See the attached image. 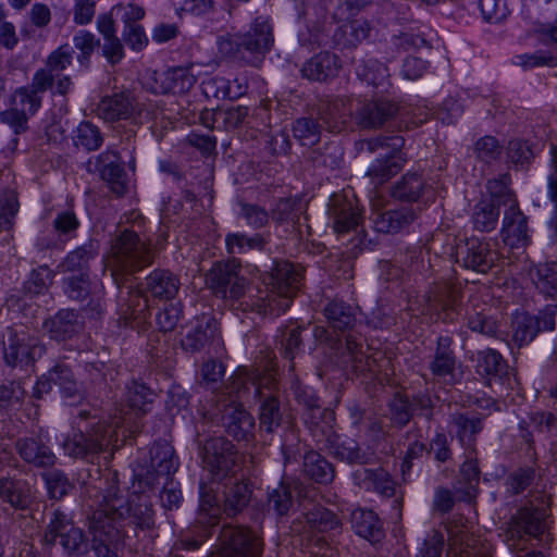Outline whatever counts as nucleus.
<instances>
[{
	"label": "nucleus",
	"mask_w": 557,
	"mask_h": 557,
	"mask_svg": "<svg viewBox=\"0 0 557 557\" xmlns=\"http://www.w3.org/2000/svg\"><path fill=\"white\" fill-rule=\"evenodd\" d=\"M88 495L95 499L97 509L90 519V532L106 534L111 537L120 535L121 521L133 517L140 527L150 528L152 524V508L148 497L143 494L134 499L125 497L117 485L115 473H108L97 485L88 488Z\"/></svg>",
	"instance_id": "1"
},
{
	"label": "nucleus",
	"mask_w": 557,
	"mask_h": 557,
	"mask_svg": "<svg viewBox=\"0 0 557 557\" xmlns=\"http://www.w3.org/2000/svg\"><path fill=\"white\" fill-rule=\"evenodd\" d=\"M176 470L174 459V449L168 443L157 444L150 449L149 465H138L135 470L132 484L133 494H146L151 491L161 479L165 480L161 493V503L168 508L177 507L182 494L172 480H169L171 473Z\"/></svg>",
	"instance_id": "2"
},
{
	"label": "nucleus",
	"mask_w": 557,
	"mask_h": 557,
	"mask_svg": "<svg viewBox=\"0 0 557 557\" xmlns=\"http://www.w3.org/2000/svg\"><path fill=\"white\" fill-rule=\"evenodd\" d=\"M404 145L405 139L399 135L377 136L357 143L359 152L379 154L367 171L371 184L381 185L400 171L406 161L401 153Z\"/></svg>",
	"instance_id": "3"
},
{
	"label": "nucleus",
	"mask_w": 557,
	"mask_h": 557,
	"mask_svg": "<svg viewBox=\"0 0 557 557\" xmlns=\"http://www.w3.org/2000/svg\"><path fill=\"white\" fill-rule=\"evenodd\" d=\"M269 278L267 285H271V289L253 305L260 313L284 312L289 308L292 298L300 287L301 269L286 261L278 262Z\"/></svg>",
	"instance_id": "4"
},
{
	"label": "nucleus",
	"mask_w": 557,
	"mask_h": 557,
	"mask_svg": "<svg viewBox=\"0 0 557 557\" xmlns=\"http://www.w3.org/2000/svg\"><path fill=\"white\" fill-rule=\"evenodd\" d=\"M251 381L255 388V394L260 399V428L271 433L278 428L283 420L280 403L273 389L275 386L274 377L271 374L259 376L257 374L249 375L246 372H239L233 377L230 386L231 393H236L237 398L248 388L247 383Z\"/></svg>",
	"instance_id": "5"
},
{
	"label": "nucleus",
	"mask_w": 557,
	"mask_h": 557,
	"mask_svg": "<svg viewBox=\"0 0 557 557\" xmlns=\"http://www.w3.org/2000/svg\"><path fill=\"white\" fill-rule=\"evenodd\" d=\"M153 251L149 244L135 232L124 231L111 246L109 267L112 275L116 272L133 273L148 267L153 261Z\"/></svg>",
	"instance_id": "6"
},
{
	"label": "nucleus",
	"mask_w": 557,
	"mask_h": 557,
	"mask_svg": "<svg viewBox=\"0 0 557 557\" xmlns=\"http://www.w3.org/2000/svg\"><path fill=\"white\" fill-rule=\"evenodd\" d=\"M200 458L203 470L213 481H223L233 475L238 466V451L224 436L207 438L200 446Z\"/></svg>",
	"instance_id": "7"
},
{
	"label": "nucleus",
	"mask_w": 557,
	"mask_h": 557,
	"mask_svg": "<svg viewBox=\"0 0 557 557\" xmlns=\"http://www.w3.org/2000/svg\"><path fill=\"white\" fill-rule=\"evenodd\" d=\"M345 357V362L350 363L355 372L364 374L370 379H376L380 383L387 381L394 371L392 362L384 351L369 346L363 350L361 341L352 335L346 337Z\"/></svg>",
	"instance_id": "8"
},
{
	"label": "nucleus",
	"mask_w": 557,
	"mask_h": 557,
	"mask_svg": "<svg viewBox=\"0 0 557 557\" xmlns=\"http://www.w3.org/2000/svg\"><path fill=\"white\" fill-rule=\"evenodd\" d=\"M2 350L5 362L16 367L35 362L42 356L45 348L34 332L18 324L5 330Z\"/></svg>",
	"instance_id": "9"
},
{
	"label": "nucleus",
	"mask_w": 557,
	"mask_h": 557,
	"mask_svg": "<svg viewBox=\"0 0 557 557\" xmlns=\"http://www.w3.org/2000/svg\"><path fill=\"white\" fill-rule=\"evenodd\" d=\"M208 287L219 297L238 300L247 289V280L240 275V264L236 260L216 262L207 273Z\"/></svg>",
	"instance_id": "10"
},
{
	"label": "nucleus",
	"mask_w": 557,
	"mask_h": 557,
	"mask_svg": "<svg viewBox=\"0 0 557 557\" xmlns=\"http://www.w3.org/2000/svg\"><path fill=\"white\" fill-rule=\"evenodd\" d=\"M262 543L249 529L224 525L219 534L218 550L212 557H260Z\"/></svg>",
	"instance_id": "11"
},
{
	"label": "nucleus",
	"mask_w": 557,
	"mask_h": 557,
	"mask_svg": "<svg viewBox=\"0 0 557 557\" xmlns=\"http://www.w3.org/2000/svg\"><path fill=\"white\" fill-rule=\"evenodd\" d=\"M116 437V431L104 424H99L88 435L75 433L72 437L66 438L62 446L64 453L73 458H86L97 455L104 447L109 446Z\"/></svg>",
	"instance_id": "12"
},
{
	"label": "nucleus",
	"mask_w": 557,
	"mask_h": 557,
	"mask_svg": "<svg viewBox=\"0 0 557 557\" xmlns=\"http://www.w3.org/2000/svg\"><path fill=\"white\" fill-rule=\"evenodd\" d=\"M144 103L131 92L103 97L97 106L98 115L108 122L132 120L141 123Z\"/></svg>",
	"instance_id": "13"
},
{
	"label": "nucleus",
	"mask_w": 557,
	"mask_h": 557,
	"mask_svg": "<svg viewBox=\"0 0 557 557\" xmlns=\"http://www.w3.org/2000/svg\"><path fill=\"white\" fill-rule=\"evenodd\" d=\"M385 199L375 194L370 201V220L380 233H395L411 223L416 215L410 208L384 210Z\"/></svg>",
	"instance_id": "14"
},
{
	"label": "nucleus",
	"mask_w": 557,
	"mask_h": 557,
	"mask_svg": "<svg viewBox=\"0 0 557 557\" xmlns=\"http://www.w3.org/2000/svg\"><path fill=\"white\" fill-rule=\"evenodd\" d=\"M456 258L465 268L485 273L497 260V252L488 242L473 237L457 246Z\"/></svg>",
	"instance_id": "15"
},
{
	"label": "nucleus",
	"mask_w": 557,
	"mask_h": 557,
	"mask_svg": "<svg viewBox=\"0 0 557 557\" xmlns=\"http://www.w3.org/2000/svg\"><path fill=\"white\" fill-rule=\"evenodd\" d=\"M397 104L386 99L369 100L359 103L355 111L356 124L363 129H375L394 117Z\"/></svg>",
	"instance_id": "16"
},
{
	"label": "nucleus",
	"mask_w": 557,
	"mask_h": 557,
	"mask_svg": "<svg viewBox=\"0 0 557 557\" xmlns=\"http://www.w3.org/2000/svg\"><path fill=\"white\" fill-rule=\"evenodd\" d=\"M329 213L336 233H346L355 228L361 220L357 199L347 194L333 195L330 200Z\"/></svg>",
	"instance_id": "17"
},
{
	"label": "nucleus",
	"mask_w": 557,
	"mask_h": 557,
	"mask_svg": "<svg viewBox=\"0 0 557 557\" xmlns=\"http://www.w3.org/2000/svg\"><path fill=\"white\" fill-rule=\"evenodd\" d=\"M40 107V101L26 91H15L10 109L1 112V122L10 126L15 134L26 131L28 115L34 114Z\"/></svg>",
	"instance_id": "18"
},
{
	"label": "nucleus",
	"mask_w": 557,
	"mask_h": 557,
	"mask_svg": "<svg viewBox=\"0 0 557 557\" xmlns=\"http://www.w3.org/2000/svg\"><path fill=\"white\" fill-rule=\"evenodd\" d=\"M502 238L510 248H524L530 243L528 219L520 210L518 203H511L505 209Z\"/></svg>",
	"instance_id": "19"
},
{
	"label": "nucleus",
	"mask_w": 557,
	"mask_h": 557,
	"mask_svg": "<svg viewBox=\"0 0 557 557\" xmlns=\"http://www.w3.org/2000/svg\"><path fill=\"white\" fill-rule=\"evenodd\" d=\"M222 423L227 434L236 441H249L253 437L255 419L236 400L224 406Z\"/></svg>",
	"instance_id": "20"
},
{
	"label": "nucleus",
	"mask_w": 557,
	"mask_h": 557,
	"mask_svg": "<svg viewBox=\"0 0 557 557\" xmlns=\"http://www.w3.org/2000/svg\"><path fill=\"white\" fill-rule=\"evenodd\" d=\"M65 293L70 298L77 301H88L82 306V310L90 318L100 315L102 311L101 297L98 292L91 289L88 275L86 273H79V275H73L65 281Z\"/></svg>",
	"instance_id": "21"
},
{
	"label": "nucleus",
	"mask_w": 557,
	"mask_h": 557,
	"mask_svg": "<svg viewBox=\"0 0 557 557\" xmlns=\"http://www.w3.org/2000/svg\"><path fill=\"white\" fill-rule=\"evenodd\" d=\"M153 393L144 384L134 383L127 388L126 401L129 411L123 412L122 410L114 414L110 423V428L116 430L119 426L126 423L132 419V414L135 417L146 413L150 410L152 403Z\"/></svg>",
	"instance_id": "22"
},
{
	"label": "nucleus",
	"mask_w": 557,
	"mask_h": 557,
	"mask_svg": "<svg viewBox=\"0 0 557 557\" xmlns=\"http://www.w3.org/2000/svg\"><path fill=\"white\" fill-rule=\"evenodd\" d=\"M339 69V60L335 54L321 52L304 64L301 73L310 81L324 82L337 76Z\"/></svg>",
	"instance_id": "23"
},
{
	"label": "nucleus",
	"mask_w": 557,
	"mask_h": 557,
	"mask_svg": "<svg viewBox=\"0 0 557 557\" xmlns=\"http://www.w3.org/2000/svg\"><path fill=\"white\" fill-rule=\"evenodd\" d=\"M178 278L166 270H154L146 277L145 290L159 300L175 298L180 289Z\"/></svg>",
	"instance_id": "24"
},
{
	"label": "nucleus",
	"mask_w": 557,
	"mask_h": 557,
	"mask_svg": "<svg viewBox=\"0 0 557 557\" xmlns=\"http://www.w3.org/2000/svg\"><path fill=\"white\" fill-rule=\"evenodd\" d=\"M240 39L244 51L264 53L273 42L272 27L265 18L257 17L251 29L240 35Z\"/></svg>",
	"instance_id": "25"
},
{
	"label": "nucleus",
	"mask_w": 557,
	"mask_h": 557,
	"mask_svg": "<svg viewBox=\"0 0 557 557\" xmlns=\"http://www.w3.org/2000/svg\"><path fill=\"white\" fill-rule=\"evenodd\" d=\"M354 481L366 491H375L384 496L394 494V482L383 469L360 468L354 472Z\"/></svg>",
	"instance_id": "26"
},
{
	"label": "nucleus",
	"mask_w": 557,
	"mask_h": 557,
	"mask_svg": "<svg viewBox=\"0 0 557 557\" xmlns=\"http://www.w3.org/2000/svg\"><path fill=\"white\" fill-rule=\"evenodd\" d=\"M20 456L28 463L35 467H51L55 463L57 457L52 450L41 443V441L27 437L16 443Z\"/></svg>",
	"instance_id": "27"
},
{
	"label": "nucleus",
	"mask_w": 557,
	"mask_h": 557,
	"mask_svg": "<svg viewBox=\"0 0 557 557\" xmlns=\"http://www.w3.org/2000/svg\"><path fill=\"white\" fill-rule=\"evenodd\" d=\"M216 336V325L210 317L197 319L196 325L182 339L185 350L197 352L202 350Z\"/></svg>",
	"instance_id": "28"
},
{
	"label": "nucleus",
	"mask_w": 557,
	"mask_h": 557,
	"mask_svg": "<svg viewBox=\"0 0 557 557\" xmlns=\"http://www.w3.org/2000/svg\"><path fill=\"white\" fill-rule=\"evenodd\" d=\"M0 498L14 509H25L32 503V491L23 480L0 479Z\"/></svg>",
	"instance_id": "29"
},
{
	"label": "nucleus",
	"mask_w": 557,
	"mask_h": 557,
	"mask_svg": "<svg viewBox=\"0 0 557 557\" xmlns=\"http://www.w3.org/2000/svg\"><path fill=\"white\" fill-rule=\"evenodd\" d=\"M546 511L544 509L522 508L515 519L513 527L510 530L511 537L524 534L537 537L545 528Z\"/></svg>",
	"instance_id": "30"
},
{
	"label": "nucleus",
	"mask_w": 557,
	"mask_h": 557,
	"mask_svg": "<svg viewBox=\"0 0 557 557\" xmlns=\"http://www.w3.org/2000/svg\"><path fill=\"white\" fill-rule=\"evenodd\" d=\"M44 329L55 341H65L76 334L81 324L72 310H61L44 323Z\"/></svg>",
	"instance_id": "31"
},
{
	"label": "nucleus",
	"mask_w": 557,
	"mask_h": 557,
	"mask_svg": "<svg viewBox=\"0 0 557 557\" xmlns=\"http://www.w3.org/2000/svg\"><path fill=\"white\" fill-rule=\"evenodd\" d=\"M160 81L161 85L154 88V92L185 94L194 87L197 78L190 69L177 67L164 73Z\"/></svg>",
	"instance_id": "32"
},
{
	"label": "nucleus",
	"mask_w": 557,
	"mask_h": 557,
	"mask_svg": "<svg viewBox=\"0 0 557 557\" xmlns=\"http://www.w3.org/2000/svg\"><path fill=\"white\" fill-rule=\"evenodd\" d=\"M351 525L359 536L371 542H379L383 536L381 521L372 510L355 509L351 512Z\"/></svg>",
	"instance_id": "33"
},
{
	"label": "nucleus",
	"mask_w": 557,
	"mask_h": 557,
	"mask_svg": "<svg viewBox=\"0 0 557 557\" xmlns=\"http://www.w3.org/2000/svg\"><path fill=\"white\" fill-rule=\"evenodd\" d=\"M327 448L332 456L348 463H363L368 459L352 438L333 435L327 438Z\"/></svg>",
	"instance_id": "34"
},
{
	"label": "nucleus",
	"mask_w": 557,
	"mask_h": 557,
	"mask_svg": "<svg viewBox=\"0 0 557 557\" xmlns=\"http://www.w3.org/2000/svg\"><path fill=\"white\" fill-rule=\"evenodd\" d=\"M428 191L423 177L416 172L405 174L393 187L392 196L404 201H416Z\"/></svg>",
	"instance_id": "35"
},
{
	"label": "nucleus",
	"mask_w": 557,
	"mask_h": 557,
	"mask_svg": "<svg viewBox=\"0 0 557 557\" xmlns=\"http://www.w3.org/2000/svg\"><path fill=\"white\" fill-rule=\"evenodd\" d=\"M536 288L547 297L557 298V263L545 262L537 264L530 272Z\"/></svg>",
	"instance_id": "36"
},
{
	"label": "nucleus",
	"mask_w": 557,
	"mask_h": 557,
	"mask_svg": "<svg viewBox=\"0 0 557 557\" xmlns=\"http://www.w3.org/2000/svg\"><path fill=\"white\" fill-rule=\"evenodd\" d=\"M541 331L537 317L525 312L516 313L512 320V339L518 346L531 343Z\"/></svg>",
	"instance_id": "37"
},
{
	"label": "nucleus",
	"mask_w": 557,
	"mask_h": 557,
	"mask_svg": "<svg viewBox=\"0 0 557 557\" xmlns=\"http://www.w3.org/2000/svg\"><path fill=\"white\" fill-rule=\"evenodd\" d=\"M250 497L251 490L246 482L238 481L225 486L224 512L231 517L236 516L248 505Z\"/></svg>",
	"instance_id": "38"
},
{
	"label": "nucleus",
	"mask_w": 557,
	"mask_h": 557,
	"mask_svg": "<svg viewBox=\"0 0 557 557\" xmlns=\"http://www.w3.org/2000/svg\"><path fill=\"white\" fill-rule=\"evenodd\" d=\"M304 471L319 483H329L334 478L331 463L315 451H308L304 456Z\"/></svg>",
	"instance_id": "39"
},
{
	"label": "nucleus",
	"mask_w": 557,
	"mask_h": 557,
	"mask_svg": "<svg viewBox=\"0 0 557 557\" xmlns=\"http://www.w3.org/2000/svg\"><path fill=\"white\" fill-rule=\"evenodd\" d=\"M98 255V245L94 242L83 245L67 255L61 268L64 272L85 273L89 260L94 259Z\"/></svg>",
	"instance_id": "40"
},
{
	"label": "nucleus",
	"mask_w": 557,
	"mask_h": 557,
	"mask_svg": "<svg viewBox=\"0 0 557 557\" xmlns=\"http://www.w3.org/2000/svg\"><path fill=\"white\" fill-rule=\"evenodd\" d=\"M498 216V207L493 202L482 200L474 207L472 222L476 230L490 232L496 227Z\"/></svg>",
	"instance_id": "41"
},
{
	"label": "nucleus",
	"mask_w": 557,
	"mask_h": 557,
	"mask_svg": "<svg viewBox=\"0 0 557 557\" xmlns=\"http://www.w3.org/2000/svg\"><path fill=\"white\" fill-rule=\"evenodd\" d=\"M325 317L335 330L344 331L354 324L355 317L351 307L343 301H331L324 309Z\"/></svg>",
	"instance_id": "42"
},
{
	"label": "nucleus",
	"mask_w": 557,
	"mask_h": 557,
	"mask_svg": "<svg viewBox=\"0 0 557 557\" xmlns=\"http://www.w3.org/2000/svg\"><path fill=\"white\" fill-rule=\"evenodd\" d=\"M510 177L507 174L500 175L498 178L491 180L487 183V190L491 201L497 207L500 205L510 208L511 203H518L513 193L509 188Z\"/></svg>",
	"instance_id": "43"
},
{
	"label": "nucleus",
	"mask_w": 557,
	"mask_h": 557,
	"mask_svg": "<svg viewBox=\"0 0 557 557\" xmlns=\"http://www.w3.org/2000/svg\"><path fill=\"white\" fill-rule=\"evenodd\" d=\"M227 251L232 255L246 253L250 250H261L265 245L264 238L256 234L248 237L240 233L228 234L225 238Z\"/></svg>",
	"instance_id": "44"
},
{
	"label": "nucleus",
	"mask_w": 557,
	"mask_h": 557,
	"mask_svg": "<svg viewBox=\"0 0 557 557\" xmlns=\"http://www.w3.org/2000/svg\"><path fill=\"white\" fill-rule=\"evenodd\" d=\"M307 522L312 529L320 532L337 531L341 521L334 512L323 507H314L306 513Z\"/></svg>",
	"instance_id": "45"
},
{
	"label": "nucleus",
	"mask_w": 557,
	"mask_h": 557,
	"mask_svg": "<svg viewBox=\"0 0 557 557\" xmlns=\"http://www.w3.org/2000/svg\"><path fill=\"white\" fill-rule=\"evenodd\" d=\"M293 134L302 146L312 147L320 141L321 131L315 121L301 117L295 121Z\"/></svg>",
	"instance_id": "46"
},
{
	"label": "nucleus",
	"mask_w": 557,
	"mask_h": 557,
	"mask_svg": "<svg viewBox=\"0 0 557 557\" xmlns=\"http://www.w3.org/2000/svg\"><path fill=\"white\" fill-rule=\"evenodd\" d=\"M458 298V290L455 286L443 284L436 286L428 296V310L448 309L453 307Z\"/></svg>",
	"instance_id": "47"
},
{
	"label": "nucleus",
	"mask_w": 557,
	"mask_h": 557,
	"mask_svg": "<svg viewBox=\"0 0 557 557\" xmlns=\"http://www.w3.org/2000/svg\"><path fill=\"white\" fill-rule=\"evenodd\" d=\"M49 379L59 385L65 397L72 398L78 395L79 388L71 370L64 364H57L49 371Z\"/></svg>",
	"instance_id": "48"
},
{
	"label": "nucleus",
	"mask_w": 557,
	"mask_h": 557,
	"mask_svg": "<svg viewBox=\"0 0 557 557\" xmlns=\"http://www.w3.org/2000/svg\"><path fill=\"white\" fill-rule=\"evenodd\" d=\"M205 91L212 94L216 98L236 99L245 94V88L238 86V90H233L232 82L224 77H212L203 83Z\"/></svg>",
	"instance_id": "49"
},
{
	"label": "nucleus",
	"mask_w": 557,
	"mask_h": 557,
	"mask_svg": "<svg viewBox=\"0 0 557 557\" xmlns=\"http://www.w3.org/2000/svg\"><path fill=\"white\" fill-rule=\"evenodd\" d=\"M358 75L369 84L382 85L388 77L387 67L376 60H368L357 66Z\"/></svg>",
	"instance_id": "50"
},
{
	"label": "nucleus",
	"mask_w": 557,
	"mask_h": 557,
	"mask_svg": "<svg viewBox=\"0 0 557 557\" xmlns=\"http://www.w3.org/2000/svg\"><path fill=\"white\" fill-rule=\"evenodd\" d=\"M42 476L50 498L61 499L72 488L71 482L65 474L59 470L46 472Z\"/></svg>",
	"instance_id": "51"
},
{
	"label": "nucleus",
	"mask_w": 557,
	"mask_h": 557,
	"mask_svg": "<svg viewBox=\"0 0 557 557\" xmlns=\"http://www.w3.org/2000/svg\"><path fill=\"white\" fill-rule=\"evenodd\" d=\"M75 144L87 150H96L101 146L102 137L95 125L90 122H83L77 128Z\"/></svg>",
	"instance_id": "52"
},
{
	"label": "nucleus",
	"mask_w": 557,
	"mask_h": 557,
	"mask_svg": "<svg viewBox=\"0 0 557 557\" xmlns=\"http://www.w3.org/2000/svg\"><path fill=\"white\" fill-rule=\"evenodd\" d=\"M505 369L503 357L494 349L479 352L478 371L486 375H497Z\"/></svg>",
	"instance_id": "53"
},
{
	"label": "nucleus",
	"mask_w": 557,
	"mask_h": 557,
	"mask_svg": "<svg viewBox=\"0 0 557 557\" xmlns=\"http://www.w3.org/2000/svg\"><path fill=\"white\" fill-rule=\"evenodd\" d=\"M101 176L115 195L121 196L125 193L126 175L120 164L109 163L104 165L101 170Z\"/></svg>",
	"instance_id": "54"
},
{
	"label": "nucleus",
	"mask_w": 557,
	"mask_h": 557,
	"mask_svg": "<svg viewBox=\"0 0 557 557\" xmlns=\"http://www.w3.org/2000/svg\"><path fill=\"white\" fill-rule=\"evenodd\" d=\"M61 545L71 554L83 555L87 552V541L83 531L76 527H70L65 533H61Z\"/></svg>",
	"instance_id": "55"
},
{
	"label": "nucleus",
	"mask_w": 557,
	"mask_h": 557,
	"mask_svg": "<svg viewBox=\"0 0 557 557\" xmlns=\"http://www.w3.org/2000/svg\"><path fill=\"white\" fill-rule=\"evenodd\" d=\"M341 33L345 46L356 47L369 37L370 27L366 22L354 21L342 26Z\"/></svg>",
	"instance_id": "56"
},
{
	"label": "nucleus",
	"mask_w": 557,
	"mask_h": 557,
	"mask_svg": "<svg viewBox=\"0 0 557 557\" xmlns=\"http://www.w3.org/2000/svg\"><path fill=\"white\" fill-rule=\"evenodd\" d=\"M461 442L471 441L482 430L481 421L478 418H469L463 413H456L451 418Z\"/></svg>",
	"instance_id": "57"
},
{
	"label": "nucleus",
	"mask_w": 557,
	"mask_h": 557,
	"mask_svg": "<svg viewBox=\"0 0 557 557\" xmlns=\"http://www.w3.org/2000/svg\"><path fill=\"white\" fill-rule=\"evenodd\" d=\"M474 151L478 159L490 163L499 158L502 154V146L495 137L485 136L475 143Z\"/></svg>",
	"instance_id": "58"
},
{
	"label": "nucleus",
	"mask_w": 557,
	"mask_h": 557,
	"mask_svg": "<svg viewBox=\"0 0 557 557\" xmlns=\"http://www.w3.org/2000/svg\"><path fill=\"white\" fill-rule=\"evenodd\" d=\"M73 53V48L69 44H64L48 55L46 66L53 73L64 71L71 65Z\"/></svg>",
	"instance_id": "59"
},
{
	"label": "nucleus",
	"mask_w": 557,
	"mask_h": 557,
	"mask_svg": "<svg viewBox=\"0 0 557 557\" xmlns=\"http://www.w3.org/2000/svg\"><path fill=\"white\" fill-rule=\"evenodd\" d=\"M51 280L52 272L47 267H39L30 273L25 283V289L33 295L41 294L48 288Z\"/></svg>",
	"instance_id": "60"
},
{
	"label": "nucleus",
	"mask_w": 557,
	"mask_h": 557,
	"mask_svg": "<svg viewBox=\"0 0 557 557\" xmlns=\"http://www.w3.org/2000/svg\"><path fill=\"white\" fill-rule=\"evenodd\" d=\"M53 81V72L46 66L45 69H40L35 73L29 88H21L17 91H26L28 95H34L41 102V97L39 94L51 88Z\"/></svg>",
	"instance_id": "61"
},
{
	"label": "nucleus",
	"mask_w": 557,
	"mask_h": 557,
	"mask_svg": "<svg viewBox=\"0 0 557 557\" xmlns=\"http://www.w3.org/2000/svg\"><path fill=\"white\" fill-rule=\"evenodd\" d=\"M269 505L280 516L287 513L292 506V495L288 487L282 484L274 488L269 494Z\"/></svg>",
	"instance_id": "62"
},
{
	"label": "nucleus",
	"mask_w": 557,
	"mask_h": 557,
	"mask_svg": "<svg viewBox=\"0 0 557 557\" xmlns=\"http://www.w3.org/2000/svg\"><path fill=\"white\" fill-rule=\"evenodd\" d=\"M508 158L515 164L523 165L533 158V151L530 145L521 139H513L508 145Z\"/></svg>",
	"instance_id": "63"
},
{
	"label": "nucleus",
	"mask_w": 557,
	"mask_h": 557,
	"mask_svg": "<svg viewBox=\"0 0 557 557\" xmlns=\"http://www.w3.org/2000/svg\"><path fill=\"white\" fill-rule=\"evenodd\" d=\"M455 359L451 352L445 349H438L434 360L431 362V371L435 376H447L453 373Z\"/></svg>",
	"instance_id": "64"
}]
</instances>
